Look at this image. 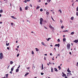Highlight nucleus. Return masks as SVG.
Listing matches in <instances>:
<instances>
[{
	"mask_svg": "<svg viewBox=\"0 0 78 78\" xmlns=\"http://www.w3.org/2000/svg\"><path fill=\"white\" fill-rule=\"evenodd\" d=\"M3 58V54L1 52L0 53V59H2V58Z\"/></svg>",
	"mask_w": 78,
	"mask_h": 78,
	"instance_id": "f257e3e1",
	"label": "nucleus"
},
{
	"mask_svg": "<svg viewBox=\"0 0 78 78\" xmlns=\"http://www.w3.org/2000/svg\"><path fill=\"white\" fill-rule=\"evenodd\" d=\"M40 24L41 25H42V21H43V18H41L40 19Z\"/></svg>",
	"mask_w": 78,
	"mask_h": 78,
	"instance_id": "f03ea898",
	"label": "nucleus"
},
{
	"mask_svg": "<svg viewBox=\"0 0 78 78\" xmlns=\"http://www.w3.org/2000/svg\"><path fill=\"white\" fill-rule=\"evenodd\" d=\"M70 44H68L67 45V48L68 49L70 48Z\"/></svg>",
	"mask_w": 78,
	"mask_h": 78,
	"instance_id": "7ed1b4c3",
	"label": "nucleus"
},
{
	"mask_svg": "<svg viewBox=\"0 0 78 78\" xmlns=\"http://www.w3.org/2000/svg\"><path fill=\"white\" fill-rule=\"evenodd\" d=\"M70 75H72V73H67V76H70Z\"/></svg>",
	"mask_w": 78,
	"mask_h": 78,
	"instance_id": "20e7f679",
	"label": "nucleus"
},
{
	"mask_svg": "<svg viewBox=\"0 0 78 78\" xmlns=\"http://www.w3.org/2000/svg\"><path fill=\"white\" fill-rule=\"evenodd\" d=\"M41 44H42V45H43L44 46H45V47H46L47 46V45L46 44H45L44 43V42H42Z\"/></svg>",
	"mask_w": 78,
	"mask_h": 78,
	"instance_id": "39448f33",
	"label": "nucleus"
},
{
	"mask_svg": "<svg viewBox=\"0 0 78 78\" xmlns=\"http://www.w3.org/2000/svg\"><path fill=\"white\" fill-rule=\"evenodd\" d=\"M73 42H75V43H78V40H75V41H73Z\"/></svg>",
	"mask_w": 78,
	"mask_h": 78,
	"instance_id": "423d86ee",
	"label": "nucleus"
},
{
	"mask_svg": "<svg viewBox=\"0 0 78 78\" xmlns=\"http://www.w3.org/2000/svg\"><path fill=\"white\" fill-rule=\"evenodd\" d=\"M11 17L12 18V19H17V18L15 17L14 16H11Z\"/></svg>",
	"mask_w": 78,
	"mask_h": 78,
	"instance_id": "0eeeda50",
	"label": "nucleus"
},
{
	"mask_svg": "<svg viewBox=\"0 0 78 78\" xmlns=\"http://www.w3.org/2000/svg\"><path fill=\"white\" fill-rule=\"evenodd\" d=\"M67 72L69 73H71V71H70V70L69 69V68H68V69L67 70Z\"/></svg>",
	"mask_w": 78,
	"mask_h": 78,
	"instance_id": "6e6552de",
	"label": "nucleus"
},
{
	"mask_svg": "<svg viewBox=\"0 0 78 78\" xmlns=\"http://www.w3.org/2000/svg\"><path fill=\"white\" fill-rule=\"evenodd\" d=\"M54 69L55 71V72H58V70L56 68H54Z\"/></svg>",
	"mask_w": 78,
	"mask_h": 78,
	"instance_id": "1a4fd4ad",
	"label": "nucleus"
},
{
	"mask_svg": "<svg viewBox=\"0 0 78 78\" xmlns=\"http://www.w3.org/2000/svg\"><path fill=\"white\" fill-rule=\"evenodd\" d=\"M49 27L50 28H52V29H54V28L53 27H52V26H51V25H50V26H49Z\"/></svg>",
	"mask_w": 78,
	"mask_h": 78,
	"instance_id": "9d476101",
	"label": "nucleus"
},
{
	"mask_svg": "<svg viewBox=\"0 0 78 78\" xmlns=\"http://www.w3.org/2000/svg\"><path fill=\"white\" fill-rule=\"evenodd\" d=\"M28 74H29V73H28L25 74V75H24V76H27Z\"/></svg>",
	"mask_w": 78,
	"mask_h": 78,
	"instance_id": "9b49d317",
	"label": "nucleus"
},
{
	"mask_svg": "<svg viewBox=\"0 0 78 78\" xmlns=\"http://www.w3.org/2000/svg\"><path fill=\"white\" fill-rule=\"evenodd\" d=\"M66 38H63V41H64V42H66Z\"/></svg>",
	"mask_w": 78,
	"mask_h": 78,
	"instance_id": "f8f14e48",
	"label": "nucleus"
},
{
	"mask_svg": "<svg viewBox=\"0 0 78 78\" xmlns=\"http://www.w3.org/2000/svg\"><path fill=\"white\" fill-rule=\"evenodd\" d=\"M63 32L64 33H66V32H68V30H64L63 31Z\"/></svg>",
	"mask_w": 78,
	"mask_h": 78,
	"instance_id": "ddd939ff",
	"label": "nucleus"
},
{
	"mask_svg": "<svg viewBox=\"0 0 78 78\" xmlns=\"http://www.w3.org/2000/svg\"><path fill=\"white\" fill-rule=\"evenodd\" d=\"M58 68L59 70H61V66H59L58 67Z\"/></svg>",
	"mask_w": 78,
	"mask_h": 78,
	"instance_id": "4468645a",
	"label": "nucleus"
},
{
	"mask_svg": "<svg viewBox=\"0 0 78 78\" xmlns=\"http://www.w3.org/2000/svg\"><path fill=\"white\" fill-rule=\"evenodd\" d=\"M20 11H22V8L21 7H20Z\"/></svg>",
	"mask_w": 78,
	"mask_h": 78,
	"instance_id": "2eb2a0df",
	"label": "nucleus"
},
{
	"mask_svg": "<svg viewBox=\"0 0 78 78\" xmlns=\"http://www.w3.org/2000/svg\"><path fill=\"white\" fill-rule=\"evenodd\" d=\"M74 33H75L74 32H72L71 33V35H72V34H74Z\"/></svg>",
	"mask_w": 78,
	"mask_h": 78,
	"instance_id": "dca6fc26",
	"label": "nucleus"
},
{
	"mask_svg": "<svg viewBox=\"0 0 78 78\" xmlns=\"http://www.w3.org/2000/svg\"><path fill=\"white\" fill-rule=\"evenodd\" d=\"M19 69H17L16 70V72H19Z\"/></svg>",
	"mask_w": 78,
	"mask_h": 78,
	"instance_id": "f3484780",
	"label": "nucleus"
},
{
	"mask_svg": "<svg viewBox=\"0 0 78 78\" xmlns=\"http://www.w3.org/2000/svg\"><path fill=\"white\" fill-rule=\"evenodd\" d=\"M3 12V10L1 9L0 11V13H2Z\"/></svg>",
	"mask_w": 78,
	"mask_h": 78,
	"instance_id": "a211bd4d",
	"label": "nucleus"
},
{
	"mask_svg": "<svg viewBox=\"0 0 78 78\" xmlns=\"http://www.w3.org/2000/svg\"><path fill=\"white\" fill-rule=\"evenodd\" d=\"M10 64L12 65L13 64V62L12 61H11L10 62Z\"/></svg>",
	"mask_w": 78,
	"mask_h": 78,
	"instance_id": "6ab92c4d",
	"label": "nucleus"
},
{
	"mask_svg": "<svg viewBox=\"0 0 78 78\" xmlns=\"http://www.w3.org/2000/svg\"><path fill=\"white\" fill-rule=\"evenodd\" d=\"M58 11L60 12L61 14L62 13V11H61V9L59 10Z\"/></svg>",
	"mask_w": 78,
	"mask_h": 78,
	"instance_id": "aec40b11",
	"label": "nucleus"
},
{
	"mask_svg": "<svg viewBox=\"0 0 78 78\" xmlns=\"http://www.w3.org/2000/svg\"><path fill=\"white\" fill-rule=\"evenodd\" d=\"M74 19V18L73 17H72L71 18V20H73Z\"/></svg>",
	"mask_w": 78,
	"mask_h": 78,
	"instance_id": "412c9836",
	"label": "nucleus"
},
{
	"mask_svg": "<svg viewBox=\"0 0 78 78\" xmlns=\"http://www.w3.org/2000/svg\"><path fill=\"white\" fill-rule=\"evenodd\" d=\"M13 70H14V68H12L11 69V71H12V72L13 71Z\"/></svg>",
	"mask_w": 78,
	"mask_h": 78,
	"instance_id": "4be33fe9",
	"label": "nucleus"
},
{
	"mask_svg": "<svg viewBox=\"0 0 78 78\" xmlns=\"http://www.w3.org/2000/svg\"><path fill=\"white\" fill-rule=\"evenodd\" d=\"M66 76V74H64L62 75V76Z\"/></svg>",
	"mask_w": 78,
	"mask_h": 78,
	"instance_id": "5701e85b",
	"label": "nucleus"
},
{
	"mask_svg": "<svg viewBox=\"0 0 78 78\" xmlns=\"http://www.w3.org/2000/svg\"><path fill=\"white\" fill-rule=\"evenodd\" d=\"M46 39V40H48L47 41H48L50 39V38H48V39Z\"/></svg>",
	"mask_w": 78,
	"mask_h": 78,
	"instance_id": "b1692460",
	"label": "nucleus"
},
{
	"mask_svg": "<svg viewBox=\"0 0 78 78\" xmlns=\"http://www.w3.org/2000/svg\"><path fill=\"white\" fill-rule=\"evenodd\" d=\"M51 72H53V68L51 69Z\"/></svg>",
	"mask_w": 78,
	"mask_h": 78,
	"instance_id": "393cba45",
	"label": "nucleus"
},
{
	"mask_svg": "<svg viewBox=\"0 0 78 78\" xmlns=\"http://www.w3.org/2000/svg\"><path fill=\"white\" fill-rule=\"evenodd\" d=\"M25 10H27L28 9V7L27 6L25 8Z\"/></svg>",
	"mask_w": 78,
	"mask_h": 78,
	"instance_id": "a878e982",
	"label": "nucleus"
},
{
	"mask_svg": "<svg viewBox=\"0 0 78 78\" xmlns=\"http://www.w3.org/2000/svg\"><path fill=\"white\" fill-rule=\"evenodd\" d=\"M9 45V43H6V46H8Z\"/></svg>",
	"mask_w": 78,
	"mask_h": 78,
	"instance_id": "bb28decb",
	"label": "nucleus"
},
{
	"mask_svg": "<svg viewBox=\"0 0 78 78\" xmlns=\"http://www.w3.org/2000/svg\"><path fill=\"white\" fill-rule=\"evenodd\" d=\"M57 46L58 47H59V46H60V44H57Z\"/></svg>",
	"mask_w": 78,
	"mask_h": 78,
	"instance_id": "cd10ccee",
	"label": "nucleus"
},
{
	"mask_svg": "<svg viewBox=\"0 0 78 78\" xmlns=\"http://www.w3.org/2000/svg\"><path fill=\"white\" fill-rule=\"evenodd\" d=\"M57 41H58V42H60V40L59 39H58Z\"/></svg>",
	"mask_w": 78,
	"mask_h": 78,
	"instance_id": "c85d7f7f",
	"label": "nucleus"
},
{
	"mask_svg": "<svg viewBox=\"0 0 78 78\" xmlns=\"http://www.w3.org/2000/svg\"><path fill=\"white\" fill-rule=\"evenodd\" d=\"M47 2L48 3H50V2H51V0H48V1H47Z\"/></svg>",
	"mask_w": 78,
	"mask_h": 78,
	"instance_id": "c756f323",
	"label": "nucleus"
},
{
	"mask_svg": "<svg viewBox=\"0 0 78 78\" xmlns=\"http://www.w3.org/2000/svg\"><path fill=\"white\" fill-rule=\"evenodd\" d=\"M8 74H7L5 75V76H6V77L7 78L8 77Z\"/></svg>",
	"mask_w": 78,
	"mask_h": 78,
	"instance_id": "7c9ffc66",
	"label": "nucleus"
},
{
	"mask_svg": "<svg viewBox=\"0 0 78 78\" xmlns=\"http://www.w3.org/2000/svg\"><path fill=\"white\" fill-rule=\"evenodd\" d=\"M64 26H62L61 27V28L62 29L64 28Z\"/></svg>",
	"mask_w": 78,
	"mask_h": 78,
	"instance_id": "2f4dec72",
	"label": "nucleus"
},
{
	"mask_svg": "<svg viewBox=\"0 0 78 78\" xmlns=\"http://www.w3.org/2000/svg\"><path fill=\"white\" fill-rule=\"evenodd\" d=\"M32 68L33 69L34 68V69H35V66H33L32 67Z\"/></svg>",
	"mask_w": 78,
	"mask_h": 78,
	"instance_id": "473e14b6",
	"label": "nucleus"
},
{
	"mask_svg": "<svg viewBox=\"0 0 78 78\" xmlns=\"http://www.w3.org/2000/svg\"><path fill=\"white\" fill-rule=\"evenodd\" d=\"M76 11H78V7H77V8H76Z\"/></svg>",
	"mask_w": 78,
	"mask_h": 78,
	"instance_id": "72a5a7b5",
	"label": "nucleus"
},
{
	"mask_svg": "<svg viewBox=\"0 0 78 78\" xmlns=\"http://www.w3.org/2000/svg\"><path fill=\"white\" fill-rule=\"evenodd\" d=\"M46 14H47V15H48V14H49V12H46Z\"/></svg>",
	"mask_w": 78,
	"mask_h": 78,
	"instance_id": "f704fd0d",
	"label": "nucleus"
},
{
	"mask_svg": "<svg viewBox=\"0 0 78 78\" xmlns=\"http://www.w3.org/2000/svg\"><path fill=\"white\" fill-rule=\"evenodd\" d=\"M39 8H40V7H37L36 8L37 9H38Z\"/></svg>",
	"mask_w": 78,
	"mask_h": 78,
	"instance_id": "c9c22d12",
	"label": "nucleus"
},
{
	"mask_svg": "<svg viewBox=\"0 0 78 78\" xmlns=\"http://www.w3.org/2000/svg\"><path fill=\"white\" fill-rule=\"evenodd\" d=\"M76 16H78V12H77L76 13Z\"/></svg>",
	"mask_w": 78,
	"mask_h": 78,
	"instance_id": "e433bc0d",
	"label": "nucleus"
},
{
	"mask_svg": "<svg viewBox=\"0 0 78 78\" xmlns=\"http://www.w3.org/2000/svg\"><path fill=\"white\" fill-rule=\"evenodd\" d=\"M32 55H34V52L33 51H32Z\"/></svg>",
	"mask_w": 78,
	"mask_h": 78,
	"instance_id": "4c0bfd02",
	"label": "nucleus"
},
{
	"mask_svg": "<svg viewBox=\"0 0 78 78\" xmlns=\"http://www.w3.org/2000/svg\"><path fill=\"white\" fill-rule=\"evenodd\" d=\"M40 11H43V10L42 9H40Z\"/></svg>",
	"mask_w": 78,
	"mask_h": 78,
	"instance_id": "58836bf2",
	"label": "nucleus"
},
{
	"mask_svg": "<svg viewBox=\"0 0 78 78\" xmlns=\"http://www.w3.org/2000/svg\"><path fill=\"white\" fill-rule=\"evenodd\" d=\"M20 55V54H18L17 55V57H18V56H19Z\"/></svg>",
	"mask_w": 78,
	"mask_h": 78,
	"instance_id": "ea45409f",
	"label": "nucleus"
},
{
	"mask_svg": "<svg viewBox=\"0 0 78 78\" xmlns=\"http://www.w3.org/2000/svg\"><path fill=\"white\" fill-rule=\"evenodd\" d=\"M41 69H42V70L44 69V67L43 66H42L41 67Z\"/></svg>",
	"mask_w": 78,
	"mask_h": 78,
	"instance_id": "a19ab883",
	"label": "nucleus"
},
{
	"mask_svg": "<svg viewBox=\"0 0 78 78\" xmlns=\"http://www.w3.org/2000/svg\"><path fill=\"white\" fill-rule=\"evenodd\" d=\"M51 19H52V20H53V21H55V20H54V19H53V17H51Z\"/></svg>",
	"mask_w": 78,
	"mask_h": 78,
	"instance_id": "79ce46f5",
	"label": "nucleus"
},
{
	"mask_svg": "<svg viewBox=\"0 0 78 78\" xmlns=\"http://www.w3.org/2000/svg\"><path fill=\"white\" fill-rule=\"evenodd\" d=\"M30 6L31 7H32V5H31V4H30Z\"/></svg>",
	"mask_w": 78,
	"mask_h": 78,
	"instance_id": "37998d69",
	"label": "nucleus"
},
{
	"mask_svg": "<svg viewBox=\"0 0 78 78\" xmlns=\"http://www.w3.org/2000/svg\"><path fill=\"white\" fill-rule=\"evenodd\" d=\"M41 75H44V73H41Z\"/></svg>",
	"mask_w": 78,
	"mask_h": 78,
	"instance_id": "c03bdc74",
	"label": "nucleus"
},
{
	"mask_svg": "<svg viewBox=\"0 0 78 78\" xmlns=\"http://www.w3.org/2000/svg\"><path fill=\"white\" fill-rule=\"evenodd\" d=\"M36 50L37 51H39V49H36Z\"/></svg>",
	"mask_w": 78,
	"mask_h": 78,
	"instance_id": "a18cd8bd",
	"label": "nucleus"
},
{
	"mask_svg": "<svg viewBox=\"0 0 78 78\" xmlns=\"http://www.w3.org/2000/svg\"><path fill=\"white\" fill-rule=\"evenodd\" d=\"M10 73H11V74H12V71L10 72Z\"/></svg>",
	"mask_w": 78,
	"mask_h": 78,
	"instance_id": "49530a36",
	"label": "nucleus"
},
{
	"mask_svg": "<svg viewBox=\"0 0 78 78\" xmlns=\"http://www.w3.org/2000/svg\"><path fill=\"white\" fill-rule=\"evenodd\" d=\"M20 67V65H19V66L18 67V69H19Z\"/></svg>",
	"mask_w": 78,
	"mask_h": 78,
	"instance_id": "de8ad7c7",
	"label": "nucleus"
},
{
	"mask_svg": "<svg viewBox=\"0 0 78 78\" xmlns=\"http://www.w3.org/2000/svg\"><path fill=\"white\" fill-rule=\"evenodd\" d=\"M60 22H61V23H62L63 22V21L62 20H60Z\"/></svg>",
	"mask_w": 78,
	"mask_h": 78,
	"instance_id": "09e8293b",
	"label": "nucleus"
},
{
	"mask_svg": "<svg viewBox=\"0 0 78 78\" xmlns=\"http://www.w3.org/2000/svg\"><path fill=\"white\" fill-rule=\"evenodd\" d=\"M11 25H14V23H11Z\"/></svg>",
	"mask_w": 78,
	"mask_h": 78,
	"instance_id": "8fccbe9b",
	"label": "nucleus"
},
{
	"mask_svg": "<svg viewBox=\"0 0 78 78\" xmlns=\"http://www.w3.org/2000/svg\"><path fill=\"white\" fill-rule=\"evenodd\" d=\"M30 67H29L27 68V69H30Z\"/></svg>",
	"mask_w": 78,
	"mask_h": 78,
	"instance_id": "3c124183",
	"label": "nucleus"
},
{
	"mask_svg": "<svg viewBox=\"0 0 78 78\" xmlns=\"http://www.w3.org/2000/svg\"><path fill=\"white\" fill-rule=\"evenodd\" d=\"M48 5V3H45V5Z\"/></svg>",
	"mask_w": 78,
	"mask_h": 78,
	"instance_id": "603ef678",
	"label": "nucleus"
},
{
	"mask_svg": "<svg viewBox=\"0 0 78 78\" xmlns=\"http://www.w3.org/2000/svg\"><path fill=\"white\" fill-rule=\"evenodd\" d=\"M55 47H57V46H58V44H56L55 45Z\"/></svg>",
	"mask_w": 78,
	"mask_h": 78,
	"instance_id": "864d4df0",
	"label": "nucleus"
},
{
	"mask_svg": "<svg viewBox=\"0 0 78 78\" xmlns=\"http://www.w3.org/2000/svg\"><path fill=\"white\" fill-rule=\"evenodd\" d=\"M69 54H70V55H72V53L71 52H69Z\"/></svg>",
	"mask_w": 78,
	"mask_h": 78,
	"instance_id": "5fc2aeb1",
	"label": "nucleus"
},
{
	"mask_svg": "<svg viewBox=\"0 0 78 78\" xmlns=\"http://www.w3.org/2000/svg\"><path fill=\"white\" fill-rule=\"evenodd\" d=\"M25 3H27V0H26L25 1H24Z\"/></svg>",
	"mask_w": 78,
	"mask_h": 78,
	"instance_id": "6e6d98bb",
	"label": "nucleus"
},
{
	"mask_svg": "<svg viewBox=\"0 0 78 78\" xmlns=\"http://www.w3.org/2000/svg\"><path fill=\"white\" fill-rule=\"evenodd\" d=\"M27 22H29V23H30V21H29V20H27Z\"/></svg>",
	"mask_w": 78,
	"mask_h": 78,
	"instance_id": "4d7b16f0",
	"label": "nucleus"
},
{
	"mask_svg": "<svg viewBox=\"0 0 78 78\" xmlns=\"http://www.w3.org/2000/svg\"><path fill=\"white\" fill-rule=\"evenodd\" d=\"M27 2H30V0H27Z\"/></svg>",
	"mask_w": 78,
	"mask_h": 78,
	"instance_id": "13d9d810",
	"label": "nucleus"
},
{
	"mask_svg": "<svg viewBox=\"0 0 78 78\" xmlns=\"http://www.w3.org/2000/svg\"><path fill=\"white\" fill-rule=\"evenodd\" d=\"M66 37V36H65V35H63V37Z\"/></svg>",
	"mask_w": 78,
	"mask_h": 78,
	"instance_id": "bf43d9fd",
	"label": "nucleus"
},
{
	"mask_svg": "<svg viewBox=\"0 0 78 78\" xmlns=\"http://www.w3.org/2000/svg\"><path fill=\"white\" fill-rule=\"evenodd\" d=\"M74 5V3H73V4H72V5L73 6V5Z\"/></svg>",
	"mask_w": 78,
	"mask_h": 78,
	"instance_id": "052dcab7",
	"label": "nucleus"
},
{
	"mask_svg": "<svg viewBox=\"0 0 78 78\" xmlns=\"http://www.w3.org/2000/svg\"><path fill=\"white\" fill-rule=\"evenodd\" d=\"M44 22H45V23H47V21H46V20H44Z\"/></svg>",
	"mask_w": 78,
	"mask_h": 78,
	"instance_id": "680f3d73",
	"label": "nucleus"
},
{
	"mask_svg": "<svg viewBox=\"0 0 78 78\" xmlns=\"http://www.w3.org/2000/svg\"><path fill=\"white\" fill-rule=\"evenodd\" d=\"M57 56H60L59 54L57 55Z\"/></svg>",
	"mask_w": 78,
	"mask_h": 78,
	"instance_id": "e2e57ef3",
	"label": "nucleus"
},
{
	"mask_svg": "<svg viewBox=\"0 0 78 78\" xmlns=\"http://www.w3.org/2000/svg\"><path fill=\"white\" fill-rule=\"evenodd\" d=\"M65 78H67V76H65Z\"/></svg>",
	"mask_w": 78,
	"mask_h": 78,
	"instance_id": "0e129e2a",
	"label": "nucleus"
},
{
	"mask_svg": "<svg viewBox=\"0 0 78 78\" xmlns=\"http://www.w3.org/2000/svg\"><path fill=\"white\" fill-rule=\"evenodd\" d=\"M44 55H45V56H47V54H44Z\"/></svg>",
	"mask_w": 78,
	"mask_h": 78,
	"instance_id": "69168bd1",
	"label": "nucleus"
},
{
	"mask_svg": "<svg viewBox=\"0 0 78 78\" xmlns=\"http://www.w3.org/2000/svg\"><path fill=\"white\" fill-rule=\"evenodd\" d=\"M7 49H9V47H7Z\"/></svg>",
	"mask_w": 78,
	"mask_h": 78,
	"instance_id": "338daca9",
	"label": "nucleus"
},
{
	"mask_svg": "<svg viewBox=\"0 0 78 78\" xmlns=\"http://www.w3.org/2000/svg\"><path fill=\"white\" fill-rule=\"evenodd\" d=\"M0 23H2V22H0Z\"/></svg>",
	"mask_w": 78,
	"mask_h": 78,
	"instance_id": "774afa93",
	"label": "nucleus"
}]
</instances>
